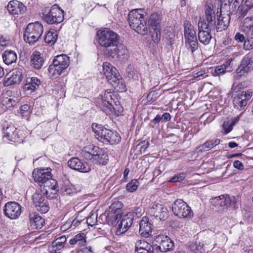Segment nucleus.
I'll return each instance as SVG.
<instances>
[{"label":"nucleus","mask_w":253,"mask_h":253,"mask_svg":"<svg viewBox=\"0 0 253 253\" xmlns=\"http://www.w3.org/2000/svg\"><path fill=\"white\" fill-rule=\"evenodd\" d=\"M185 43L187 49L192 53L198 49V41L196 37L185 39Z\"/></svg>","instance_id":"nucleus-36"},{"label":"nucleus","mask_w":253,"mask_h":253,"mask_svg":"<svg viewBox=\"0 0 253 253\" xmlns=\"http://www.w3.org/2000/svg\"><path fill=\"white\" fill-rule=\"evenodd\" d=\"M229 16L225 17L219 16L217 19V29L220 31L225 30L228 27L229 23Z\"/></svg>","instance_id":"nucleus-40"},{"label":"nucleus","mask_w":253,"mask_h":253,"mask_svg":"<svg viewBox=\"0 0 253 253\" xmlns=\"http://www.w3.org/2000/svg\"><path fill=\"white\" fill-rule=\"evenodd\" d=\"M205 19L207 26L214 28L215 26V11L212 8V5H206L205 6Z\"/></svg>","instance_id":"nucleus-28"},{"label":"nucleus","mask_w":253,"mask_h":253,"mask_svg":"<svg viewBox=\"0 0 253 253\" xmlns=\"http://www.w3.org/2000/svg\"><path fill=\"white\" fill-rule=\"evenodd\" d=\"M7 8L9 12L14 15L23 14L26 10V7L22 2L17 0L10 1Z\"/></svg>","instance_id":"nucleus-24"},{"label":"nucleus","mask_w":253,"mask_h":253,"mask_svg":"<svg viewBox=\"0 0 253 253\" xmlns=\"http://www.w3.org/2000/svg\"><path fill=\"white\" fill-rule=\"evenodd\" d=\"M103 73L109 83L115 87L121 83L124 86L122 80H121L120 75L117 69L108 62L103 64Z\"/></svg>","instance_id":"nucleus-8"},{"label":"nucleus","mask_w":253,"mask_h":253,"mask_svg":"<svg viewBox=\"0 0 253 253\" xmlns=\"http://www.w3.org/2000/svg\"><path fill=\"white\" fill-rule=\"evenodd\" d=\"M152 248L150 244L144 240H138L135 243V251H140L142 249H148Z\"/></svg>","instance_id":"nucleus-44"},{"label":"nucleus","mask_w":253,"mask_h":253,"mask_svg":"<svg viewBox=\"0 0 253 253\" xmlns=\"http://www.w3.org/2000/svg\"><path fill=\"white\" fill-rule=\"evenodd\" d=\"M132 215L135 214L137 217L140 216L142 214V210L140 207H134L132 210V212H131Z\"/></svg>","instance_id":"nucleus-54"},{"label":"nucleus","mask_w":253,"mask_h":253,"mask_svg":"<svg viewBox=\"0 0 253 253\" xmlns=\"http://www.w3.org/2000/svg\"><path fill=\"white\" fill-rule=\"evenodd\" d=\"M40 84L41 82L37 78H28L26 80V83L24 86V89L26 91H30L32 92L39 87Z\"/></svg>","instance_id":"nucleus-32"},{"label":"nucleus","mask_w":253,"mask_h":253,"mask_svg":"<svg viewBox=\"0 0 253 253\" xmlns=\"http://www.w3.org/2000/svg\"><path fill=\"white\" fill-rule=\"evenodd\" d=\"M188 248L193 253H206L211 249L207 246H205L203 242L200 240L190 242Z\"/></svg>","instance_id":"nucleus-26"},{"label":"nucleus","mask_w":253,"mask_h":253,"mask_svg":"<svg viewBox=\"0 0 253 253\" xmlns=\"http://www.w3.org/2000/svg\"><path fill=\"white\" fill-rule=\"evenodd\" d=\"M153 250H151V249H142L141 251H135V253H156L154 247H152Z\"/></svg>","instance_id":"nucleus-60"},{"label":"nucleus","mask_w":253,"mask_h":253,"mask_svg":"<svg viewBox=\"0 0 253 253\" xmlns=\"http://www.w3.org/2000/svg\"><path fill=\"white\" fill-rule=\"evenodd\" d=\"M70 244L75 245L78 244L80 246H84L86 243V235L84 233H81L70 240Z\"/></svg>","instance_id":"nucleus-35"},{"label":"nucleus","mask_w":253,"mask_h":253,"mask_svg":"<svg viewBox=\"0 0 253 253\" xmlns=\"http://www.w3.org/2000/svg\"><path fill=\"white\" fill-rule=\"evenodd\" d=\"M1 103L6 109H8L13 106L15 101L12 97L8 96L7 93H3L1 98Z\"/></svg>","instance_id":"nucleus-38"},{"label":"nucleus","mask_w":253,"mask_h":253,"mask_svg":"<svg viewBox=\"0 0 253 253\" xmlns=\"http://www.w3.org/2000/svg\"><path fill=\"white\" fill-rule=\"evenodd\" d=\"M119 205L120 206H121V204L119 202L114 203H113V204L111 205V206H110V209H111L113 210V209H114L116 208L117 207H118V208H117V209H116V211H118V209L120 208H119V206H118Z\"/></svg>","instance_id":"nucleus-63"},{"label":"nucleus","mask_w":253,"mask_h":253,"mask_svg":"<svg viewBox=\"0 0 253 253\" xmlns=\"http://www.w3.org/2000/svg\"><path fill=\"white\" fill-rule=\"evenodd\" d=\"M69 65V57L65 54L55 56L48 69L49 76L57 77Z\"/></svg>","instance_id":"nucleus-6"},{"label":"nucleus","mask_w":253,"mask_h":253,"mask_svg":"<svg viewBox=\"0 0 253 253\" xmlns=\"http://www.w3.org/2000/svg\"><path fill=\"white\" fill-rule=\"evenodd\" d=\"M127 53V49L126 46L121 44L120 42L117 46H115L112 49H108L106 52V55L114 58L115 56H121L126 55Z\"/></svg>","instance_id":"nucleus-29"},{"label":"nucleus","mask_w":253,"mask_h":253,"mask_svg":"<svg viewBox=\"0 0 253 253\" xmlns=\"http://www.w3.org/2000/svg\"><path fill=\"white\" fill-rule=\"evenodd\" d=\"M30 107L28 104H24L21 106L20 110L19 113L22 115L23 117L26 116L29 113V110Z\"/></svg>","instance_id":"nucleus-51"},{"label":"nucleus","mask_w":253,"mask_h":253,"mask_svg":"<svg viewBox=\"0 0 253 253\" xmlns=\"http://www.w3.org/2000/svg\"><path fill=\"white\" fill-rule=\"evenodd\" d=\"M161 118L162 121L167 122L170 120L171 117L169 113H165L161 116Z\"/></svg>","instance_id":"nucleus-61"},{"label":"nucleus","mask_w":253,"mask_h":253,"mask_svg":"<svg viewBox=\"0 0 253 253\" xmlns=\"http://www.w3.org/2000/svg\"><path fill=\"white\" fill-rule=\"evenodd\" d=\"M43 33V27L38 22L30 23L27 26L24 33V39L26 42L33 44L41 37Z\"/></svg>","instance_id":"nucleus-7"},{"label":"nucleus","mask_w":253,"mask_h":253,"mask_svg":"<svg viewBox=\"0 0 253 253\" xmlns=\"http://www.w3.org/2000/svg\"><path fill=\"white\" fill-rule=\"evenodd\" d=\"M149 146V143L148 141H143L137 145V147L140 148L141 153H144Z\"/></svg>","instance_id":"nucleus-52"},{"label":"nucleus","mask_w":253,"mask_h":253,"mask_svg":"<svg viewBox=\"0 0 253 253\" xmlns=\"http://www.w3.org/2000/svg\"><path fill=\"white\" fill-rule=\"evenodd\" d=\"M245 4L246 7L250 8L253 6V0H246Z\"/></svg>","instance_id":"nucleus-62"},{"label":"nucleus","mask_w":253,"mask_h":253,"mask_svg":"<svg viewBox=\"0 0 253 253\" xmlns=\"http://www.w3.org/2000/svg\"><path fill=\"white\" fill-rule=\"evenodd\" d=\"M3 211L6 216L15 219L21 214V207L16 202H8L5 205Z\"/></svg>","instance_id":"nucleus-19"},{"label":"nucleus","mask_w":253,"mask_h":253,"mask_svg":"<svg viewBox=\"0 0 253 253\" xmlns=\"http://www.w3.org/2000/svg\"><path fill=\"white\" fill-rule=\"evenodd\" d=\"M245 84L244 82L241 83L237 85L234 83L232 86V89L234 91H237L239 89L243 88L245 86Z\"/></svg>","instance_id":"nucleus-55"},{"label":"nucleus","mask_w":253,"mask_h":253,"mask_svg":"<svg viewBox=\"0 0 253 253\" xmlns=\"http://www.w3.org/2000/svg\"><path fill=\"white\" fill-rule=\"evenodd\" d=\"M97 216L96 215L92 214L90 216L87 218L86 220L87 223L90 226H93L96 222Z\"/></svg>","instance_id":"nucleus-53"},{"label":"nucleus","mask_w":253,"mask_h":253,"mask_svg":"<svg viewBox=\"0 0 253 253\" xmlns=\"http://www.w3.org/2000/svg\"><path fill=\"white\" fill-rule=\"evenodd\" d=\"M22 73L19 69H14L5 77L3 84L5 86L19 84L22 80Z\"/></svg>","instance_id":"nucleus-22"},{"label":"nucleus","mask_w":253,"mask_h":253,"mask_svg":"<svg viewBox=\"0 0 253 253\" xmlns=\"http://www.w3.org/2000/svg\"><path fill=\"white\" fill-rule=\"evenodd\" d=\"M10 43L9 41L6 37H1L0 38V44L2 46H7Z\"/></svg>","instance_id":"nucleus-58"},{"label":"nucleus","mask_w":253,"mask_h":253,"mask_svg":"<svg viewBox=\"0 0 253 253\" xmlns=\"http://www.w3.org/2000/svg\"><path fill=\"white\" fill-rule=\"evenodd\" d=\"M92 128L96 138L104 144L109 143L113 145L121 141V136L118 132L107 129L101 125L93 123Z\"/></svg>","instance_id":"nucleus-3"},{"label":"nucleus","mask_w":253,"mask_h":253,"mask_svg":"<svg viewBox=\"0 0 253 253\" xmlns=\"http://www.w3.org/2000/svg\"><path fill=\"white\" fill-rule=\"evenodd\" d=\"M233 166L234 168L239 170H243L244 169V166L243 164L238 160H236L234 162Z\"/></svg>","instance_id":"nucleus-56"},{"label":"nucleus","mask_w":253,"mask_h":253,"mask_svg":"<svg viewBox=\"0 0 253 253\" xmlns=\"http://www.w3.org/2000/svg\"><path fill=\"white\" fill-rule=\"evenodd\" d=\"M235 39L237 41L243 42L246 40V37L245 38L243 34L237 33L235 36Z\"/></svg>","instance_id":"nucleus-59"},{"label":"nucleus","mask_w":253,"mask_h":253,"mask_svg":"<svg viewBox=\"0 0 253 253\" xmlns=\"http://www.w3.org/2000/svg\"><path fill=\"white\" fill-rule=\"evenodd\" d=\"M86 149L90 151L91 155H92L91 157L92 158V159H94L95 156L98 155V154L100 153V151H102V150L100 149L99 147L94 146H88L86 147Z\"/></svg>","instance_id":"nucleus-45"},{"label":"nucleus","mask_w":253,"mask_h":253,"mask_svg":"<svg viewBox=\"0 0 253 253\" xmlns=\"http://www.w3.org/2000/svg\"><path fill=\"white\" fill-rule=\"evenodd\" d=\"M220 143V140L218 139H216L214 140H210L206 141L203 145L200 146L199 148H200V150H208L214 146L217 145Z\"/></svg>","instance_id":"nucleus-41"},{"label":"nucleus","mask_w":253,"mask_h":253,"mask_svg":"<svg viewBox=\"0 0 253 253\" xmlns=\"http://www.w3.org/2000/svg\"><path fill=\"white\" fill-rule=\"evenodd\" d=\"M242 30L246 36L245 48L248 50L253 48V17H248L244 19Z\"/></svg>","instance_id":"nucleus-10"},{"label":"nucleus","mask_w":253,"mask_h":253,"mask_svg":"<svg viewBox=\"0 0 253 253\" xmlns=\"http://www.w3.org/2000/svg\"><path fill=\"white\" fill-rule=\"evenodd\" d=\"M48 196V195L47 196L46 194H43L41 190L36 191L33 195L32 201L33 203L37 210L42 213H46L49 209L47 200Z\"/></svg>","instance_id":"nucleus-13"},{"label":"nucleus","mask_w":253,"mask_h":253,"mask_svg":"<svg viewBox=\"0 0 253 253\" xmlns=\"http://www.w3.org/2000/svg\"><path fill=\"white\" fill-rule=\"evenodd\" d=\"M252 95L253 92L251 90L239 92L233 99L234 107L239 110L244 109Z\"/></svg>","instance_id":"nucleus-18"},{"label":"nucleus","mask_w":253,"mask_h":253,"mask_svg":"<svg viewBox=\"0 0 253 253\" xmlns=\"http://www.w3.org/2000/svg\"><path fill=\"white\" fill-rule=\"evenodd\" d=\"M83 155L84 157L86 159L90 160L92 163H93V159L91 157L92 155H91V153L90 151H88V150L86 149V147L85 148L84 151L83 152Z\"/></svg>","instance_id":"nucleus-57"},{"label":"nucleus","mask_w":253,"mask_h":253,"mask_svg":"<svg viewBox=\"0 0 253 253\" xmlns=\"http://www.w3.org/2000/svg\"><path fill=\"white\" fill-rule=\"evenodd\" d=\"M146 15L141 9L132 10L128 15L130 26L138 34L144 35L148 32Z\"/></svg>","instance_id":"nucleus-2"},{"label":"nucleus","mask_w":253,"mask_h":253,"mask_svg":"<svg viewBox=\"0 0 253 253\" xmlns=\"http://www.w3.org/2000/svg\"><path fill=\"white\" fill-rule=\"evenodd\" d=\"M183 26L184 27V39L196 37V32L194 29V27L189 21H185Z\"/></svg>","instance_id":"nucleus-34"},{"label":"nucleus","mask_w":253,"mask_h":253,"mask_svg":"<svg viewBox=\"0 0 253 253\" xmlns=\"http://www.w3.org/2000/svg\"><path fill=\"white\" fill-rule=\"evenodd\" d=\"M152 228L151 224L148 221V218L144 216L142 218L139 223V233L144 237H149L152 233Z\"/></svg>","instance_id":"nucleus-27"},{"label":"nucleus","mask_w":253,"mask_h":253,"mask_svg":"<svg viewBox=\"0 0 253 253\" xmlns=\"http://www.w3.org/2000/svg\"><path fill=\"white\" fill-rule=\"evenodd\" d=\"M198 39L199 41L204 45L208 44L211 39V31L213 28L207 26V22L200 20L198 23Z\"/></svg>","instance_id":"nucleus-16"},{"label":"nucleus","mask_w":253,"mask_h":253,"mask_svg":"<svg viewBox=\"0 0 253 253\" xmlns=\"http://www.w3.org/2000/svg\"><path fill=\"white\" fill-rule=\"evenodd\" d=\"M174 243L168 236L164 235L158 236L154 240L153 247L156 252L165 253L172 250Z\"/></svg>","instance_id":"nucleus-12"},{"label":"nucleus","mask_w":253,"mask_h":253,"mask_svg":"<svg viewBox=\"0 0 253 253\" xmlns=\"http://www.w3.org/2000/svg\"><path fill=\"white\" fill-rule=\"evenodd\" d=\"M66 240L65 236H62L54 241L52 243V246L54 248V251L56 252L63 249Z\"/></svg>","instance_id":"nucleus-39"},{"label":"nucleus","mask_w":253,"mask_h":253,"mask_svg":"<svg viewBox=\"0 0 253 253\" xmlns=\"http://www.w3.org/2000/svg\"><path fill=\"white\" fill-rule=\"evenodd\" d=\"M160 94L158 91L153 90L150 91L147 96L148 101H154L156 100L159 97Z\"/></svg>","instance_id":"nucleus-47"},{"label":"nucleus","mask_w":253,"mask_h":253,"mask_svg":"<svg viewBox=\"0 0 253 253\" xmlns=\"http://www.w3.org/2000/svg\"><path fill=\"white\" fill-rule=\"evenodd\" d=\"M68 165L71 169L82 172H88L90 170V168L87 163L77 158L70 159L68 162Z\"/></svg>","instance_id":"nucleus-21"},{"label":"nucleus","mask_w":253,"mask_h":253,"mask_svg":"<svg viewBox=\"0 0 253 253\" xmlns=\"http://www.w3.org/2000/svg\"><path fill=\"white\" fill-rule=\"evenodd\" d=\"M186 177V174L185 173H180L177 175H175L173 176L170 180L169 182H180L183 180Z\"/></svg>","instance_id":"nucleus-50"},{"label":"nucleus","mask_w":253,"mask_h":253,"mask_svg":"<svg viewBox=\"0 0 253 253\" xmlns=\"http://www.w3.org/2000/svg\"><path fill=\"white\" fill-rule=\"evenodd\" d=\"M172 211L176 216L180 218H190L193 216L191 208L181 199H177L172 205Z\"/></svg>","instance_id":"nucleus-9"},{"label":"nucleus","mask_w":253,"mask_h":253,"mask_svg":"<svg viewBox=\"0 0 253 253\" xmlns=\"http://www.w3.org/2000/svg\"><path fill=\"white\" fill-rule=\"evenodd\" d=\"M149 212L151 215L160 220H165L169 216L167 207L158 203H154L153 204Z\"/></svg>","instance_id":"nucleus-20"},{"label":"nucleus","mask_w":253,"mask_h":253,"mask_svg":"<svg viewBox=\"0 0 253 253\" xmlns=\"http://www.w3.org/2000/svg\"><path fill=\"white\" fill-rule=\"evenodd\" d=\"M31 66L36 69H39L42 67L44 62L41 54L38 51H34L31 56Z\"/></svg>","instance_id":"nucleus-31"},{"label":"nucleus","mask_w":253,"mask_h":253,"mask_svg":"<svg viewBox=\"0 0 253 253\" xmlns=\"http://www.w3.org/2000/svg\"><path fill=\"white\" fill-rule=\"evenodd\" d=\"M63 18V11L57 5L52 6L47 14H43V19L49 24L61 23Z\"/></svg>","instance_id":"nucleus-14"},{"label":"nucleus","mask_w":253,"mask_h":253,"mask_svg":"<svg viewBox=\"0 0 253 253\" xmlns=\"http://www.w3.org/2000/svg\"><path fill=\"white\" fill-rule=\"evenodd\" d=\"M61 191L64 195H73L77 193L76 189L71 184L64 185L61 188Z\"/></svg>","instance_id":"nucleus-43"},{"label":"nucleus","mask_w":253,"mask_h":253,"mask_svg":"<svg viewBox=\"0 0 253 253\" xmlns=\"http://www.w3.org/2000/svg\"><path fill=\"white\" fill-rule=\"evenodd\" d=\"M3 137L11 141H16L19 138L18 132L17 128L13 124L7 125V126L3 128Z\"/></svg>","instance_id":"nucleus-25"},{"label":"nucleus","mask_w":253,"mask_h":253,"mask_svg":"<svg viewBox=\"0 0 253 253\" xmlns=\"http://www.w3.org/2000/svg\"><path fill=\"white\" fill-rule=\"evenodd\" d=\"M226 72L225 65H222L221 66H218L214 69V71L212 73L214 76H219L221 74H223Z\"/></svg>","instance_id":"nucleus-48"},{"label":"nucleus","mask_w":253,"mask_h":253,"mask_svg":"<svg viewBox=\"0 0 253 253\" xmlns=\"http://www.w3.org/2000/svg\"><path fill=\"white\" fill-rule=\"evenodd\" d=\"M44 223V219L40 215L33 213L30 215V226L32 229L42 228Z\"/></svg>","instance_id":"nucleus-30"},{"label":"nucleus","mask_w":253,"mask_h":253,"mask_svg":"<svg viewBox=\"0 0 253 253\" xmlns=\"http://www.w3.org/2000/svg\"><path fill=\"white\" fill-rule=\"evenodd\" d=\"M97 36L100 45L105 48L103 52L106 55L108 49H112L121 42L119 35L109 29L98 31Z\"/></svg>","instance_id":"nucleus-4"},{"label":"nucleus","mask_w":253,"mask_h":253,"mask_svg":"<svg viewBox=\"0 0 253 253\" xmlns=\"http://www.w3.org/2000/svg\"><path fill=\"white\" fill-rule=\"evenodd\" d=\"M223 133L226 134L231 131L233 128V126L229 122H224L222 125Z\"/></svg>","instance_id":"nucleus-49"},{"label":"nucleus","mask_w":253,"mask_h":253,"mask_svg":"<svg viewBox=\"0 0 253 253\" xmlns=\"http://www.w3.org/2000/svg\"><path fill=\"white\" fill-rule=\"evenodd\" d=\"M138 187V181L136 180H132L131 182L128 183L126 188L127 191L130 192L135 191Z\"/></svg>","instance_id":"nucleus-46"},{"label":"nucleus","mask_w":253,"mask_h":253,"mask_svg":"<svg viewBox=\"0 0 253 253\" xmlns=\"http://www.w3.org/2000/svg\"><path fill=\"white\" fill-rule=\"evenodd\" d=\"M253 69V57L250 55H245L236 70L237 75L235 78L237 80L245 74L251 72Z\"/></svg>","instance_id":"nucleus-15"},{"label":"nucleus","mask_w":253,"mask_h":253,"mask_svg":"<svg viewBox=\"0 0 253 253\" xmlns=\"http://www.w3.org/2000/svg\"><path fill=\"white\" fill-rule=\"evenodd\" d=\"M215 206L225 207L226 209H235L237 208V201L234 196L221 195L212 199Z\"/></svg>","instance_id":"nucleus-17"},{"label":"nucleus","mask_w":253,"mask_h":253,"mask_svg":"<svg viewBox=\"0 0 253 253\" xmlns=\"http://www.w3.org/2000/svg\"><path fill=\"white\" fill-rule=\"evenodd\" d=\"M108 161L107 155L103 151H100L98 155L95 156L93 159V163L99 165H105Z\"/></svg>","instance_id":"nucleus-37"},{"label":"nucleus","mask_w":253,"mask_h":253,"mask_svg":"<svg viewBox=\"0 0 253 253\" xmlns=\"http://www.w3.org/2000/svg\"><path fill=\"white\" fill-rule=\"evenodd\" d=\"M160 16L157 13L151 15L147 23L152 40L155 42H158L160 40L161 33L160 30Z\"/></svg>","instance_id":"nucleus-11"},{"label":"nucleus","mask_w":253,"mask_h":253,"mask_svg":"<svg viewBox=\"0 0 253 253\" xmlns=\"http://www.w3.org/2000/svg\"><path fill=\"white\" fill-rule=\"evenodd\" d=\"M113 93L110 90H105L100 95V97L98 98L97 103L103 109L106 108L111 112H114L117 116L122 115L123 108L117 105L115 107L113 106L114 100L113 98Z\"/></svg>","instance_id":"nucleus-5"},{"label":"nucleus","mask_w":253,"mask_h":253,"mask_svg":"<svg viewBox=\"0 0 253 253\" xmlns=\"http://www.w3.org/2000/svg\"><path fill=\"white\" fill-rule=\"evenodd\" d=\"M52 169L50 168L35 169L33 172V176L36 182L40 185L41 191L48 195L52 191H56L57 182L52 178Z\"/></svg>","instance_id":"nucleus-1"},{"label":"nucleus","mask_w":253,"mask_h":253,"mask_svg":"<svg viewBox=\"0 0 253 253\" xmlns=\"http://www.w3.org/2000/svg\"><path fill=\"white\" fill-rule=\"evenodd\" d=\"M3 62L7 65L15 63L17 59L16 52L13 50H5L2 54Z\"/></svg>","instance_id":"nucleus-33"},{"label":"nucleus","mask_w":253,"mask_h":253,"mask_svg":"<svg viewBox=\"0 0 253 253\" xmlns=\"http://www.w3.org/2000/svg\"><path fill=\"white\" fill-rule=\"evenodd\" d=\"M57 38V35L56 31L50 30L46 34L44 38V41L46 43L53 44L56 41Z\"/></svg>","instance_id":"nucleus-42"},{"label":"nucleus","mask_w":253,"mask_h":253,"mask_svg":"<svg viewBox=\"0 0 253 253\" xmlns=\"http://www.w3.org/2000/svg\"><path fill=\"white\" fill-rule=\"evenodd\" d=\"M133 215L130 212L123 215L120 223L118 225L117 232L119 234L125 233L132 225Z\"/></svg>","instance_id":"nucleus-23"},{"label":"nucleus","mask_w":253,"mask_h":253,"mask_svg":"<svg viewBox=\"0 0 253 253\" xmlns=\"http://www.w3.org/2000/svg\"><path fill=\"white\" fill-rule=\"evenodd\" d=\"M122 217L121 214L118 213L115 216V218L114 220H113V224H116L118 222V221H119L120 219H122Z\"/></svg>","instance_id":"nucleus-64"}]
</instances>
